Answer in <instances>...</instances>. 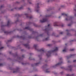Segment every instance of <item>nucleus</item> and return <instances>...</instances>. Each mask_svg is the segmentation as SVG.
Instances as JSON below:
<instances>
[{"instance_id":"f3484780","label":"nucleus","mask_w":76,"mask_h":76,"mask_svg":"<svg viewBox=\"0 0 76 76\" xmlns=\"http://www.w3.org/2000/svg\"><path fill=\"white\" fill-rule=\"evenodd\" d=\"M56 25H57L55 24V25H54V26H56Z\"/></svg>"},{"instance_id":"5701e85b","label":"nucleus","mask_w":76,"mask_h":76,"mask_svg":"<svg viewBox=\"0 0 76 76\" xmlns=\"http://www.w3.org/2000/svg\"><path fill=\"white\" fill-rule=\"evenodd\" d=\"M69 25V26H70V25Z\"/></svg>"},{"instance_id":"a211bd4d","label":"nucleus","mask_w":76,"mask_h":76,"mask_svg":"<svg viewBox=\"0 0 76 76\" xmlns=\"http://www.w3.org/2000/svg\"><path fill=\"white\" fill-rule=\"evenodd\" d=\"M0 66H1V64H0Z\"/></svg>"},{"instance_id":"dca6fc26","label":"nucleus","mask_w":76,"mask_h":76,"mask_svg":"<svg viewBox=\"0 0 76 76\" xmlns=\"http://www.w3.org/2000/svg\"><path fill=\"white\" fill-rule=\"evenodd\" d=\"M8 24L9 23V21H8Z\"/></svg>"},{"instance_id":"0eeeda50","label":"nucleus","mask_w":76,"mask_h":76,"mask_svg":"<svg viewBox=\"0 0 76 76\" xmlns=\"http://www.w3.org/2000/svg\"><path fill=\"white\" fill-rule=\"evenodd\" d=\"M48 38H46L45 39V40H46V41H47V40H48Z\"/></svg>"},{"instance_id":"9d476101","label":"nucleus","mask_w":76,"mask_h":76,"mask_svg":"<svg viewBox=\"0 0 76 76\" xmlns=\"http://www.w3.org/2000/svg\"><path fill=\"white\" fill-rule=\"evenodd\" d=\"M49 26H50V24L48 25V28H49Z\"/></svg>"},{"instance_id":"f8f14e48","label":"nucleus","mask_w":76,"mask_h":76,"mask_svg":"<svg viewBox=\"0 0 76 76\" xmlns=\"http://www.w3.org/2000/svg\"><path fill=\"white\" fill-rule=\"evenodd\" d=\"M66 20H68V19H67V18H66Z\"/></svg>"},{"instance_id":"b1692460","label":"nucleus","mask_w":76,"mask_h":76,"mask_svg":"<svg viewBox=\"0 0 76 76\" xmlns=\"http://www.w3.org/2000/svg\"><path fill=\"white\" fill-rule=\"evenodd\" d=\"M61 34H62V33H61Z\"/></svg>"},{"instance_id":"f03ea898","label":"nucleus","mask_w":76,"mask_h":76,"mask_svg":"<svg viewBox=\"0 0 76 76\" xmlns=\"http://www.w3.org/2000/svg\"><path fill=\"white\" fill-rule=\"evenodd\" d=\"M53 51H49L48 52V54H47V56L48 57H49V56H50V54L51 52H53Z\"/></svg>"},{"instance_id":"ddd939ff","label":"nucleus","mask_w":76,"mask_h":76,"mask_svg":"<svg viewBox=\"0 0 76 76\" xmlns=\"http://www.w3.org/2000/svg\"><path fill=\"white\" fill-rule=\"evenodd\" d=\"M46 72H47V73L48 72H49V71H46Z\"/></svg>"},{"instance_id":"7ed1b4c3","label":"nucleus","mask_w":76,"mask_h":76,"mask_svg":"<svg viewBox=\"0 0 76 76\" xmlns=\"http://www.w3.org/2000/svg\"><path fill=\"white\" fill-rule=\"evenodd\" d=\"M60 64H61L60 63L57 64L56 65V66H59Z\"/></svg>"},{"instance_id":"4be33fe9","label":"nucleus","mask_w":76,"mask_h":76,"mask_svg":"<svg viewBox=\"0 0 76 76\" xmlns=\"http://www.w3.org/2000/svg\"><path fill=\"white\" fill-rule=\"evenodd\" d=\"M66 31H67V30H66Z\"/></svg>"},{"instance_id":"6e6552de","label":"nucleus","mask_w":76,"mask_h":76,"mask_svg":"<svg viewBox=\"0 0 76 76\" xmlns=\"http://www.w3.org/2000/svg\"><path fill=\"white\" fill-rule=\"evenodd\" d=\"M62 15H66V16L67 15H65V14H62Z\"/></svg>"},{"instance_id":"4468645a","label":"nucleus","mask_w":76,"mask_h":76,"mask_svg":"<svg viewBox=\"0 0 76 76\" xmlns=\"http://www.w3.org/2000/svg\"><path fill=\"white\" fill-rule=\"evenodd\" d=\"M34 47H36V45H34Z\"/></svg>"},{"instance_id":"2eb2a0df","label":"nucleus","mask_w":76,"mask_h":76,"mask_svg":"<svg viewBox=\"0 0 76 76\" xmlns=\"http://www.w3.org/2000/svg\"><path fill=\"white\" fill-rule=\"evenodd\" d=\"M76 61V60H74V61H73V62H75V61Z\"/></svg>"},{"instance_id":"9b49d317","label":"nucleus","mask_w":76,"mask_h":76,"mask_svg":"<svg viewBox=\"0 0 76 76\" xmlns=\"http://www.w3.org/2000/svg\"><path fill=\"white\" fill-rule=\"evenodd\" d=\"M2 48H3V47H1L0 49H2Z\"/></svg>"},{"instance_id":"6ab92c4d","label":"nucleus","mask_w":76,"mask_h":76,"mask_svg":"<svg viewBox=\"0 0 76 76\" xmlns=\"http://www.w3.org/2000/svg\"><path fill=\"white\" fill-rule=\"evenodd\" d=\"M69 17H67V19H69Z\"/></svg>"},{"instance_id":"423d86ee","label":"nucleus","mask_w":76,"mask_h":76,"mask_svg":"<svg viewBox=\"0 0 76 76\" xmlns=\"http://www.w3.org/2000/svg\"><path fill=\"white\" fill-rule=\"evenodd\" d=\"M26 29H29V27H26Z\"/></svg>"},{"instance_id":"412c9836","label":"nucleus","mask_w":76,"mask_h":76,"mask_svg":"<svg viewBox=\"0 0 76 76\" xmlns=\"http://www.w3.org/2000/svg\"><path fill=\"white\" fill-rule=\"evenodd\" d=\"M55 23V24H56V23Z\"/></svg>"},{"instance_id":"393cba45","label":"nucleus","mask_w":76,"mask_h":76,"mask_svg":"<svg viewBox=\"0 0 76 76\" xmlns=\"http://www.w3.org/2000/svg\"><path fill=\"white\" fill-rule=\"evenodd\" d=\"M37 9H38V8H37Z\"/></svg>"},{"instance_id":"aec40b11","label":"nucleus","mask_w":76,"mask_h":76,"mask_svg":"<svg viewBox=\"0 0 76 76\" xmlns=\"http://www.w3.org/2000/svg\"><path fill=\"white\" fill-rule=\"evenodd\" d=\"M37 12H38V11L37 10H36Z\"/></svg>"},{"instance_id":"39448f33","label":"nucleus","mask_w":76,"mask_h":76,"mask_svg":"<svg viewBox=\"0 0 76 76\" xmlns=\"http://www.w3.org/2000/svg\"><path fill=\"white\" fill-rule=\"evenodd\" d=\"M66 49H64L63 50V52H66Z\"/></svg>"},{"instance_id":"1a4fd4ad","label":"nucleus","mask_w":76,"mask_h":76,"mask_svg":"<svg viewBox=\"0 0 76 76\" xmlns=\"http://www.w3.org/2000/svg\"><path fill=\"white\" fill-rule=\"evenodd\" d=\"M41 51H44V50L43 49H41Z\"/></svg>"},{"instance_id":"20e7f679","label":"nucleus","mask_w":76,"mask_h":76,"mask_svg":"<svg viewBox=\"0 0 76 76\" xmlns=\"http://www.w3.org/2000/svg\"><path fill=\"white\" fill-rule=\"evenodd\" d=\"M58 50V48L57 47L56 48V49L54 50V51H57Z\"/></svg>"},{"instance_id":"f257e3e1","label":"nucleus","mask_w":76,"mask_h":76,"mask_svg":"<svg viewBox=\"0 0 76 76\" xmlns=\"http://www.w3.org/2000/svg\"><path fill=\"white\" fill-rule=\"evenodd\" d=\"M50 15H46L44 17V18L42 20H40V22L42 23V22H47V18Z\"/></svg>"}]
</instances>
